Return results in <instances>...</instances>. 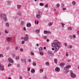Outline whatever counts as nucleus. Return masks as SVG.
<instances>
[{
  "label": "nucleus",
  "mask_w": 79,
  "mask_h": 79,
  "mask_svg": "<svg viewBox=\"0 0 79 79\" xmlns=\"http://www.w3.org/2000/svg\"><path fill=\"white\" fill-rule=\"evenodd\" d=\"M14 19H17V18H18V17H17V16L15 17H14Z\"/></svg>",
  "instance_id": "obj_51"
},
{
  "label": "nucleus",
  "mask_w": 79,
  "mask_h": 79,
  "mask_svg": "<svg viewBox=\"0 0 79 79\" xmlns=\"http://www.w3.org/2000/svg\"><path fill=\"white\" fill-rule=\"evenodd\" d=\"M47 38V36H45L43 37V39H44L45 40H46V39Z\"/></svg>",
  "instance_id": "obj_35"
},
{
  "label": "nucleus",
  "mask_w": 79,
  "mask_h": 79,
  "mask_svg": "<svg viewBox=\"0 0 79 79\" xmlns=\"http://www.w3.org/2000/svg\"><path fill=\"white\" fill-rule=\"evenodd\" d=\"M40 55H44V53H43V52H40Z\"/></svg>",
  "instance_id": "obj_26"
},
{
  "label": "nucleus",
  "mask_w": 79,
  "mask_h": 79,
  "mask_svg": "<svg viewBox=\"0 0 79 79\" xmlns=\"http://www.w3.org/2000/svg\"><path fill=\"white\" fill-rule=\"evenodd\" d=\"M25 24V23H24V21H22L21 22V25H24Z\"/></svg>",
  "instance_id": "obj_24"
},
{
  "label": "nucleus",
  "mask_w": 79,
  "mask_h": 79,
  "mask_svg": "<svg viewBox=\"0 0 79 79\" xmlns=\"http://www.w3.org/2000/svg\"><path fill=\"white\" fill-rule=\"evenodd\" d=\"M18 46H16L15 48V50H18Z\"/></svg>",
  "instance_id": "obj_48"
},
{
  "label": "nucleus",
  "mask_w": 79,
  "mask_h": 79,
  "mask_svg": "<svg viewBox=\"0 0 79 79\" xmlns=\"http://www.w3.org/2000/svg\"><path fill=\"white\" fill-rule=\"evenodd\" d=\"M61 6L62 7H63V6H64V5L63 4H62V5H61Z\"/></svg>",
  "instance_id": "obj_61"
},
{
  "label": "nucleus",
  "mask_w": 79,
  "mask_h": 79,
  "mask_svg": "<svg viewBox=\"0 0 79 79\" xmlns=\"http://www.w3.org/2000/svg\"><path fill=\"white\" fill-rule=\"evenodd\" d=\"M6 40L7 41H11V38L10 37H7L6 38Z\"/></svg>",
  "instance_id": "obj_10"
},
{
  "label": "nucleus",
  "mask_w": 79,
  "mask_h": 79,
  "mask_svg": "<svg viewBox=\"0 0 79 79\" xmlns=\"http://www.w3.org/2000/svg\"><path fill=\"white\" fill-rule=\"evenodd\" d=\"M71 66L69 65H68L64 67V70H66V69H68L69 68H71Z\"/></svg>",
  "instance_id": "obj_3"
},
{
  "label": "nucleus",
  "mask_w": 79,
  "mask_h": 79,
  "mask_svg": "<svg viewBox=\"0 0 79 79\" xmlns=\"http://www.w3.org/2000/svg\"><path fill=\"white\" fill-rule=\"evenodd\" d=\"M27 26L28 27H30L31 26V24L30 23H28L27 24Z\"/></svg>",
  "instance_id": "obj_12"
},
{
  "label": "nucleus",
  "mask_w": 79,
  "mask_h": 79,
  "mask_svg": "<svg viewBox=\"0 0 79 79\" xmlns=\"http://www.w3.org/2000/svg\"><path fill=\"white\" fill-rule=\"evenodd\" d=\"M6 49L7 50H9V47H7L6 48Z\"/></svg>",
  "instance_id": "obj_57"
},
{
  "label": "nucleus",
  "mask_w": 79,
  "mask_h": 79,
  "mask_svg": "<svg viewBox=\"0 0 79 79\" xmlns=\"http://www.w3.org/2000/svg\"><path fill=\"white\" fill-rule=\"evenodd\" d=\"M40 16H41V15H39V14H36V16L37 18H38V19H39V18H40Z\"/></svg>",
  "instance_id": "obj_11"
},
{
  "label": "nucleus",
  "mask_w": 79,
  "mask_h": 79,
  "mask_svg": "<svg viewBox=\"0 0 79 79\" xmlns=\"http://www.w3.org/2000/svg\"><path fill=\"white\" fill-rule=\"evenodd\" d=\"M68 29L69 31H71V30L72 29V28L71 27H69L68 28Z\"/></svg>",
  "instance_id": "obj_32"
},
{
  "label": "nucleus",
  "mask_w": 79,
  "mask_h": 79,
  "mask_svg": "<svg viewBox=\"0 0 79 79\" xmlns=\"http://www.w3.org/2000/svg\"><path fill=\"white\" fill-rule=\"evenodd\" d=\"M36 31L38 34H39V33L40 32V30H36Z\"/></svg>",
  "instance_id": "obj_28"
},
{
  "label": "nucleus",
  "mask_w": 79,
  "mask_h": 79,
  "mask_svg": "<svg viewBox=\"0 0 79 79\" xmlns=\"http://www.w3.org/2000/svg\"><path fill=\"white\" fill-rule=\"evenodd\" d=\"M60 71V69L59 68L56 67L55 68V71H56V72H59Z\"/></svg>",
  "instance_id": "obj_9"
},
{
  "label": "nucleus",
  "mask_w": 79,
  "mask_h": 79,
  "mask_svg": "<svg viewBox=\"0 0 79 79\" xmlns=\"http://www.w3.org/2000/svg\"><path fill=\"white\" fill-rule=\"evenodd\" d=\"M12 56L13 57H15V54H13Z\"/></svg>",
  "instance_id": "obj_49"
},
{
  "label": "nucleus",
  "mask_w": 79,
  "mask_h": 79,
  "mask_svg": "<svg viewBox=\"0 0 79 79\" xmlns=\"http://www.w3.org/2000/svg\"><path fill=\"white\" fill-rule=\"evenodd\" d=\"M44 7H45V8H47V7H48V5H47V4H46V5H45Z\"/></svg>",
  "instance_id": "obj_47"
},
{
  "label": "nucleus",
  "mask_w": 79,
  "mask_h": 79,
  "mask_svg": "<svg viewBox=\"0 0 79 79\" xmlns=\"http://www.w3.org/2000/svg\"><path fill=\"white\" fill-rule=\"evenodd\" d=\"M17 14L19 16H21V13H20V12H18L17 13Z\"/></svg>",
  "instance_id": "obj_27"
},
{
  "label": "nucleus",
  "mask_w": 79,
  "mask_h": 79,
  "mask_svg": "<svg viewBox=\"0 0 79 79\" xmlns=\"http://www.w3.org/2000/svg\"><path fill=\"white\" fill-rule=\"evenodd\" d=\"M48 55H49V56H53V52H52V51L48 52Z\"/></svg>",
  "instance_id": "obj_6"
},
{
  "label": "nucleus",
  "mask_w": 79,
  "mask_h": 79,
  "mask_svg": "<svg viewBox=\"0 0 79 79\" xmlns=\"http://www.w3.org/2000/svg\"><path fill=\"white\" fill-rule=\"evenodd\" d=\"M52 50H55V48H52Z\"/></svg>",
  "instance_id": "obj_60"
},
{
  "label": "nucleus",
  "mask_w": 79,
  "mask_h": 79,
  "mask_svg": "<svg viewBox=\"0 0 79 79\" xmlns=\"http://www.w3.org/2000/svg\"><path fill=\"white\" fill-rule=\"evenodd\" d=\"M19 79H22V77H20Z\"/></svg>",
  "instance_id": "obj_64"
},
{
  "label": "nucleus",
  "mask_w": 79,
  "mask_h": 79,
  "mask_svg": "<svg viewBox=\"0 0 79 79\" xmlns=\"http://www.w3.org/2000/svg\"><path fill=\"white\" fill-rule=\"evenodd\" d=\"M70 76L74 78L75 77H76V76L75 74H74L73 73H71L70 74Z\"/></svg>",
  "instance_id": "obj_8"
},
{
  "label": "nucleus",
  "mask_w": 79,
  "mask_h": 79,
  "mask_svg": "<svg viewBox=\"0 0 79 79\" xmlns=\"http://www.w3.org/2000/svg\"><path fill=\"white\" fill-rule=\"evenodd\" d=\"M31 68H30V67H28L27 68V71H30V69Z\"/></svg>",
  "instance_id": "obj_45"
},
{
  "label": "nucleus",
  "mask_w": 79,
  "mask_h": 79,
  "mask_svg": "<svg viewBox=\"0 0 79 79\" xmlns=\"http://www.w3.org/2000/svg\"><path fill=\"white\" fill-rule=\"evenodd\" d=\"M7 4L9 5H10L11 4V2L10 1H8L7 2Z\"/></svg>",
  "instance_id": "obj_19"
},
{
  "label": "nucleus",
  "mask_w": 79,
  "mask_h": 79,
  "mask_svg": "<svg viewBox=\"0 0 79 79\" xmlns=\"http://www.w3.org/2000/svg\"><path fill=\"white\" fill-rule=\"evenodd\" d=\"M19 56H17L16 57V59H17V60H18V59H19Z\"/></svg>",
  "instance_id": "obj_50"
},
{
  "label": "nucleus",
  "mask_w": 79,
  "mask_h": 79,
  "mask_svg": "<svg viewBox=\"0 0 79 79\" xmlns=\"http://www.w3.org/2000/svg\"><path fill=\"white\" fill-rule=\"evenodd\" d=\"M69 39H72V38H73V36L71 35H69Z\"/></svg>",
  "instance_id": "obj_25"
},
{
  "label": "nucleus",
  "mask_w": 79,
  "mask_h": 79,
  "mask_svg": "<svg viewBox=\"0 0 79 79\" xmlns=\"http://www.w3.org/2000/svg\"><path fill=\"white\" fill-rule=\"evenodd\" d=\"M61 25H62L63 26H64V25H65V24H64V23H61Z\"/></svg>",
  "instance_id": "obj_44"
},
{
  "label": "nucleus",
  "mask_w": 79,
  "mask_h": 79,
  "mask_svg": "<svg viewBox=\"0 0 79 79\" xmlns=\"http://www.w3.org/2000/svg\"><path fill=\"white\" fill-rule=\"evenodd\" d=\"M31 55H34V53H33L32 52H31Z\"/></svg>",
  "instance_id": "obj_53"
},
{
  "label": "nucleus",
  "mask_w": 79,
  "mask_h": 79,
  "mask_svg": "<svg viewBox=\"0 0 79 79\" xmlns=\"http://www.w3.org/2000/svg\"><path fill=\"white\" fill-rule=\"evenodd\" d=\"M5 33H6V34H8L9 32L8 31V30H5Z\"/></svg>",
  "instance_id": "obj_23"
},
{
  "label": "nucleus",
  "mask_w": 79,
  "mask_h": 79,
  "mask_svg": "<svg viewBox=\"0 0 79 79\" xmlns=\"http://www.w3.org/2000/svg\"><path fill=\"white\" fill-rule=\"evenodd\" d=\"M44 4L43 3H40V6H44Z\"/></svg>",
  "instance_id": "obj_34"
},
{
  "label": "nucleus",
  "mask_w": 79,
  "mask_h": 79,
  "mask_svg": "<svg viewBox=\"0 0 79 79\" xmlns=\"http://www.w3.org/2000/svg\"><path fill=\"white\" fill-rule=\"evenodd\" d=\"M54 61L55 63H57V59H55Z\"/></svg>",
  "instance_id": "obj_29"
},
{
  "label": "nucleus",
  "mask_w": 79,
  "mask_h": 79,
  "mask_svg": "<svg viewBox=\"0 0 79 79\" xmlns=\"http://www.w3.org/2000/svg\"><path fill=\"white\" fill-rule=\"evenodd\" d=\"M8 61L10 63H13V60L10 58H9L8 59Z\"/></svg>",
  "instance_id": "obj_5"
},
{
  "label": "nucleus",
  "mask_w": 79,
  "mask_h": 79,
  "mask_svg": "<svg viewBox=\"0 0 79 79\" xmlns=\"http://www.w3.org/2000/svg\"><path fill=\"white\" fill-rule=\"evenodd\" d=\"M60 66L62 67H63L64 66V63H61L60 64Z\"/></svg>",
  "instance_id": "obj_14"
},
{
  "label": "nucleus",
  "mask_w": 79,
  "mask_h": 79,
  "mask_svg": "<svg viewBox=\"0 0 79 79\" xmlns=\"http://www.w3.org/2000/svg\"><path fill=\"white\" fill-rule=\"evenodd\" d=\"M22 7V5H18L17 6V8H19V9H20L21 8V7Z\"/></svg>",
  "instance_id": "obj_17"
},
{
  "label": "nucleus",
  "mask_w": 79,
  "mask_h": 79,
  "mask_svg": "<svg viewBox=\"0 0 79 79\" xmlns=\"http://www.w3.org/2000/svg\"><path fill=\"white\" fill-rule=\"evenodd\" d=\"M60 6V4H57L56 5V7H59Z\"/></svg>",
  "instance_id": "obj_42"
},
{
  "label": "nucleus",
  "mask_w": 79,
  "mask_h": 79,
  "mask_svg": "<svg viewBox=\"0 0 79 79\" xmlns=\"http://www.w3.org/2000/svg\"><path fill=\"white\" fill-rule=\"evenodd\" d=\"M17 66L18 68H20V64H18L17 65Z\"/></svg>",
  "instance_id": "obj_41"
},
{
  "label": "nucleus",
  "mask_w": 79,
  "mask_h": 79,
  "mask_svg": "<svg viewBox=\"0 0 79 79\" xmlns=\"http://www.w3.org/2000/svg\"><path fill=\"white\" fill-rule=\"evenodd\" d=\"M66 10V8H63V10Z\"/></svg>",
  "instance_id": "obj_52"
},
{
  "label": "nucleus",
  "mask_w": 79,
  "mask_h": 79,
  "mask_svg": "<svg viewBox=\"0 0 79 79\" xmlns=\"http://www.w3.org/2000/svg\"><path fill=\"white\" fill-rule=\"evenodd\" d=\"M35 24H38L39 23V22L38 21H37L36 22V20H35Z\"/></svg>",
  "instance_id": "obj_40"
},
{
  "label": "nucleus",
  "mask_w": 79,
  "mask_h": 79,
  "mask_svg": "<svg viewBox=\"0 0 79 79\" xmlns=\"http://www.w3.org/2000/svg\"><path fill=\"white\" fill-rule=\"evenodd\" d=\"M28 61L29 62V63H30V62H31V59H29L28 60Z\"/></svg>",
  "instance_id": "obj_56"
},
{
  "label": "nucleus",
  "mask_w": 79,
  "mask_h": 79,
  "mask_svg": "<svg viewBox=\"0 0 79 79\" xmlns=\"http://www.w3.org/2000/svg\"><path fill=\"white\" fill-rule=\"evenodd\" d=\"M3 54H0V58H3Z\"/></svg>",
  "instance_id": "obj_30"
},
{
  "label": "nucleus",
  "mask_w": 79,
  "mask_h": 79,
  "mask_svg": "<svg viewBox=\"0 0 79 79\" xmlns=\"http://www.w3.org/2000/svg\"><path fill=\"white\" fill-rule=\"evenodd\" d=\"M44 71V70H43V69H41L40 70V73H43Z\"/></svg>",
  "instance_id": "obj_22"
},
{
  "label": "nucleus",
  "mask_w": 79,
  "mask_h": 79,
  "mask_svg": "<svg viewBox=\"0 0 79 79\" xmlns=\"http://www.w3.org/2000/svg\"><path fill=\"white\" fill-rule=\"evenodd\" d=\"M47 33H48V34H51V32H50V31H47Z\"/></svg>",
  "instance_id": "obj_46"
},
{
  "label": "nucleus",
  "mask_w": 79,
  "mask_h": 79,
  "mask_svg": "<svg viewBox=\"0 0 79 79\" xmlns=\"http://www.w3.org/2000/svg\"><path fill=\"white\" fill-rule=\"evenodd\" d=\"M20 52H23V49L21 48L19 49Z\"/></svg>",
  "instance_id": "obj_31"
},
{
  "label": "nucleus",
  "mask_w": 79,
  "mask_h": 79,
  "mask_svg": "<svg viewBox=\"0 0 79 79\" xmlns=\"http://www.w3.org/2000/svg\"><path fill=\"white\" fill-rule=\"evenodd\" d=\"M24 61H25V63L26 64L27 63V62H26V60L24 59Z\"/></svg>",
  "instance_id": "obj_54"
},
{
  "label": "nucleus",
  "mask_w": 79,
  "mask_h": 79,
  "mask_svg": "<svg viewBox=\"0 0 79 79\" xmlns=\"http://www.w3.org/2000/svg\"><path fill=\"white\" fill-rule=\"evenodd\" d=\"M45 64L46 65L48 66V65H49V63L48 62H46Z\"/></svg>",
  "instance_id": "obj_38"
},
{
  "label": "nucleus",
  "mask_w": 79,
  "mask_h": 79,
  "mask_svg": "<svg viewBox=\"0 0 79 79\" xmlns=\"http://www.w3.org/2000/svg\"><path fill=\"white\" fill-rule=\"evenodd\" d=\"M72 47H73V46H72L71 45H70V46H69L68 48H71Z\"/></svg>",
  "instance_id": "obj_43"
},
{
  "label": "nucleus",
  "mask_w": 79,
  "mask_h": 79,
  "mask_svg": "<svg viewBox=\"0 0 79 79\" xmlns=\"http://www.w3.org/2000/svg\"><path fill=\"white\" fill-rule=\"evenodd\" d=\"M5 26L6 27H9L10 26V25L9 24V23H6L5 24Z\"/></svg>",
  "instance_id": "obj_13"
},
{
  "label": "nucleus",
  "mask_w": 79,
  "mask_h": 79,
  "mask_svg": "<svg viewBox=\"0 0 79 79\" xmlns=\"http://www.w3.org/2000/svg\"><path fill=\"white\" fill-rule=\"evenodd\" d=\"M72 5H76V2H75V1H73L72 2Z\"/></svg>",
  "instance_id": "obj_18"
},
{
  "label": "nucleus",
  "mask_w": 79,
  "mask_h": 79,
  "mask_svg": "<svg viewBox=\"0 0 79 79\" xmlns=\"http://www.w3.org/2000/svg\"><path fill=\"white\" fill-rule=\"evenodd\" d=\"M42 49H43V48H42V47H40L39 48V50L40 51L42 50Z\"/></svg>",
  "instance_id": "obj_36"
},
{
  "label": "nucleus",
  "mask_w": 79,
  "mask_h": 79,
  "mask_svg": "<svg viewBox=\"0 0 79 79\" xmlns=\"http://www.w3.org/2000/svg\"><path fill=\"white\" fill-rule=\"evenodd\" d=\"M38 15H42V12H40V11H38Z\"/></svg>",
  "instance_id": "obj_15"
},
{
  "label": "nucleus",
  "mask_w": 79,
  "mask_h": 79,
  "mask_svg": "<svg viewBox=\"0 0 79 79\" xmlns=\"http://www.w3.org/2000/svg\"><path fill=\"white\" fill-rule=\"evenodd\" d=\"M47 33V31L46 30H45L44 31V34H46Z\"/></svg>",
  "instance_id": "obj_37"
},
{
  "label": "nucleus",
  "mask_w": 79,
  "mask_h": 79,
  "mask_svg": "<svg viewBox=\"0 0 79 79\" xmlns=\"http://www.w3.org/2000/svg\"><path fill=\"white\" fill-rule=\"evenodd\" d=\"M4 69V66L0 63V70H1V71H3Z\"/></svg>",
  "instance_id": "obj_4"
},
{
  "label": "nucleus",
  "mask_w": 79,
  "mask_h": 79,
  "mask_svg": "<svg viewBox=\"0 0 79 79\" xmlns=\"http://www.w3.org/2000/svg\"><path fill=\"white\" fill-rule=\"evenodd\" d=\"M31 72L32 73H35V70L34 69H32L31 70Z\"/></svg>",
  "instance_id": "obj_21"
},
{
  "label": "nucleus",
  "mask_w": 79,
  "mask_h": 79,
  "mask_svg": "<svg viewBox=\"0 0 79 79\" xmlns=\"http://www.w3.org/2000/svg\"><path fill=\"white\" fill-rule=\"evenodd\" d=\"M73 38H75V37H76V35H74L73 36Z\"/></svg>",
  "instance_id": "obj_59"
},
{
  "label": "nucleus",
  "mask_w": 79,
  "mask_h": 79,
  "mask_svg": "<svg viewBox=\"0 0 79 79\" xmlns=\"http://www.w3.org/2000/svg\"><path fill=\"white\" fill-rule=\"evenodd\" d=\"M77 34L79 35V31H77Z\"/></svg>",
  "instance_id": "obj_62"
},
{
  "label": "nucleus",
  "mask_w": 79,
  "mask_h": 79,
  "mask_svg": "<svg viewBox=\"0 0 79 79\" xmlns=\"http://www.w3.org/2000/svg\"><path fill=\"white\" fill-rule=\"evenodd\" d=\"M53 24V23L52 22H50L48 23V26H51Z\"/></svg>",
  "instance_id": "obj_16"
},
{
  "label": "nucleus",
  "mask_w": 79,
  "mask_h": 79,
  "mask_svg": "<svg viewBox=\"0 0 79 79\" xmlns=\"http://www.w3.org/2000/svg\"><path fill=\"white\" fill-rule=\"evenodd\" d=\"M23 30H24V31H26V27H23Z\"/></svg>",
  "instance_id": "obj_58"
},
{
  "label": "nucleus",
  "mask_w": 79,
  "mask_h": 79,
  "mask_svg": "<svg viewBox=\"0 0 79 79\" xmlns=\"http://www.w3.org/2000/svg\"><path fill=\"white\" fill-rule=\"evenodd\" d=\"M8 79H11V78L10 77H9L8 78Z\"/></svg>",
  "instance_id": "obj_63"
},
{
  "label": "nucleus",
  "mask_w": 79,
  "mask_h": 79,
  "mask_svg": "<svg viewBox=\"0 0 79 79\" xmlns=\"http://www.w3.org/2000/svg\"><path fill=\"white\" fill-rule=\"evenodd\" d=\"M66 56H69V54H68V52H67L65 54Z\"/></svg>",
  "instance_id": "obj_39"
},
{
  "label": "nucleus",
  "mask_w": 79,
  "mask_h": 79,
  "mask_svg": "<svg viewBox=\"0 0 79 79\" xmlns=\"http://www.w3.org/2000/svg\"><path fill=\"white\" fill-rule=\"evenodd\" d=\"M8 67H10V66H11V64L10 63H9L8 64Z\"/></svg>",
  "instance_id": "obj_33"
},
{
  "label": "nucleus",
  "mask_w": 79,
  "mask_h": 79,
  "mask_svg": "<svg viewBox=\"0 0 79 79\" xmlns=\"http://www.w3.org/2000/svg\"><path fill=\"white\" fill-rule=\"evenodd\" d=\"M27 35H26V36H25L24 37V41H27V40H28V37H27Z\"/></svg>",
  "instance_id": "obj_7"
},
{
  "label": "nucleus",
  "mask_w": 79,
  "mask_h": 79,
  "mask_svg": "<svg viewBox=\"0 0 79 79\" xmlns=\"http://www.w3.org/2000/svg\"><path fill=\"white\" fill-rule=\"evenodd\" d=\"M0 17L1 18L3 19L4 21H7V18H6V17L5 14H1Z\"/></svg>",
  "instance_id": "obj_2"
},
{
  "label": "nucleus",
  "mask_w": 79,
  "mask_h": 79,
  "mask_svg": "<svg viewBox=\"0 0 79 79\" xmlns=\"http://www.w3.org/2000/svg\"><path fill=\"white\" fill-rule=\"evenodd\" d=\"M51 46L53 48H55V51L58 52L60 49V47H61V43L57 40H55L53 43L52 44Z\"/></svg>",
  "instance_id": "obj_1"
},
{
  "label": "nucleus",
  "mask_w": 79,
  "mask_h": 79,
  "mask_svg": "<svg viewBox=\"0 0 79 79\" xmlns=\"http://www.w3.org/2000/svg\"><path fill=\"white\" fill-rule=\"evenodd\" d=\"M36 64H37L35 62H33L32 63V65L34 66H36Z\"/></svg>",
  "instance_id": "obj_20"
},
{
  "label": "nucleus",
  "mask_w": 79,
  "mask_h": 79,
  "mask_svg": "<svg viewBox=\"0 0 79 79\" xmlns=\"http://www.w3.org/2000/svg\"><path fill=\"white\" fill-rule=\"evenodd\" d=\"M22 44H24V41H22Z\"/></svg>",
  "instance_id": "obj_55"
}]
</instances>
